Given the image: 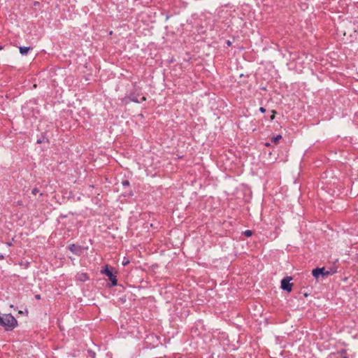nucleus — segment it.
<instances>
[{
  "instance_id": "aec40b11",
  "label": "nucleus",
  "mask_w": 358,
  "mask_h": 358,
  "mask_svg": "<svg viewBox=\"0 0 358 358\" xmlns=\"http://www.w3.org/2000/svg\"><path fill=\"white\" fill-rule=\"evenodd\" d=\"M343 358H347V357H343Z\"/></svg>"
},
{
  "instance_id": "4468645a",
  "label": "nucleus",
  "mask_w": 358,
  "mask_h": 358,
  "mask_svg": "<svg viewBox=\"0 0 358 358\" xmlns=\"http://www.w3.org/2000/svg\"><path fill=\"white\" fill-rule=\"evenodd\" d=\"M39 192L38 189L35 187L31 190V193L36 195Z\"/></svg>"
},
{
  "instance_id": "20e7f679",
  "label": "nucleus",
  "mask_w": 358,
  "mask_h": 358,
  "mask_svg": "<svg viewBox=\"0 0 358 358\" xmlns=\"http://www.w3.org/2000/svg\"><path fill=\"white\" fill-rule=\"evenodd\" d=\"M292 278L286 277L281 280V288L288 292L292 291V283L290 282Z\"/></svg>"
},
{
  "instance_id": "a211bd4d",
  "label": "nucleus",
  "mask_w": 358,
  "mask_h": 358,
  "mask_svg": "<svg viewBox=\"0 0 358 358\" xmlns=\"http://www.w3.org/2000/svg\"><path fill=\"white\" fill-rule=\"evenodd\" d=\"M36 298L37 299H41V296H40V295H38H38H36Z\"/></svg>"
},
{
  "instance_id": "6e6552de",
  "label": "nucleus",
  "mask_w": 358,
  "mask_h": 358,
  "mask_svg": "<svg viewBox=\"0 0 358 358\" xmlns=\"http://www.w3.org/2000/svg\"><path fill=\"white\" fill-rule=\"evenodd\" d=\"M282 138V136L281 135H277L275 136H273L271 138V143H278L279 142V141Z\"/></svg>"
},
{
  "instance_id": "0eeeda50",
  "label": "nucleus",
  "mask_w": 358,
  "mask_h": 358,
  "mask_svg": "<svg viewBox=\"0 0 358 358\" xmlns=\"http://www.w3.org/2000/svg\"><path fill=\"white\" fill-rule=\"evenodd\" d=\"M20 49V52L22 55H27V52H29V50L30 49H31L30 47H20L19 48Z\"/></svg>"
},
{
  "instance_id": "f8f14e48",
  "label": "nucleus",
  "mask_w": 358,
  "mask_h": 358,
  "mask_svg": "<svg viewBox=\"0 0 358 358\" xmlns=\"http://www.w3.org/2000/svg\"><path fill=\"white\" fill-rule=\"evenodd\" d=\"M88 353L92 358H95L96 353L94 352H93L92 350H88Z\"/></svg>"
},
{
  "instance_id": "f257e3e1",
  "label": "nucleus",
  "mask_w": 358,
  "mask_h": 358,
  "mask_svg": "<svg viewBox=\"0 0 358 358\" xmlns=\"http://www.w3.org/2000/svg\"><path fill=\"white\" fill-rule=\"evenodd\" d=\"M0 325L6 330L11 331L17 325V322L11 314H4L0 316Z\"/></svg>"
},
{
  "instance_id": "ddd939ff",
  "label": "nucleus",
  "mask_w": 358,
  "mask_h": 358,
  "mask_svg": "<svg viewBox=\"0 0 358 358\" xmlns=\"http://www.w3.org/2000/svg\"><path fill=\"white\" fill-rule=\"evenodd\" d=\"M122 184L124 187H127L129 185V182L127 180H124L122 182Z\"/></svg>"
},
{
  "instance_id": "2eb2a0df",
  "label": "nucleus",
  "mask_w": 358,
  "mask_h": 358,
  "mask_svg": "<svg viewBox=\"0 0 358 358\" xmlns=\"http://www.w3.org/2000/svg\"><path fill=\"white\" fill-rule=\"evenodd\" d=\"M259 110L263 113L266 112V109L263 107H260Z\"/></svg>"
},
{
  "instance_id": "39448f33",
  "label": "nucleus",
  "mask_w": 358,
  "mask_h": 358,
  "mask_svg": "<svg viewBox=\"0 0 358 358\" xmlns=\"http://www.w3.org/2000/svg\"><path fill=\"white\" fill-rule=\"evenodd\" d=\"M69 249L71 252L76 255H79L81 252V248L78 245H76L75 244H71L69 246Z\"/></svg>"
},
{
  "instance_id": "6ab92c4d",
  "label": "nucleus",
  "mask_w": 358,
  "mask_h": 358,
  "mask_svg": "<svg viewBox=\"0 0 358 358\" xmlns=\"http://www.w3.org/2000/svg\"><path fill=\"white\" fill-rule=\"evenodd\" d=\"M3 258H4L3 255H0V259H3Z\"/></svg>"
},
{
  "instance_id": "dca6fc26",
  "label": "nucleus",
  "mask_w": 358,
  "mask_h": 358,
  "mask_svg": "<svg viewBox=\"0 0 358 358\" xmlns=\"http://www.w3.org/2000/svg\"><path fill=\"white\" fill-rule=\"evenodd\" d=\"M273 114H275V111H274V110H273ZM274 117H275V115H273L271 116V120H273V119H274Z\"/></svg>"
},
{
  "instance_id": "9b49d317",
  "label": "nucleus",
  "mask_w": 358,
  "mask_h": 358,
  "mask_svg": "<svg viewBox=\"0 0 358 358\" xmlns=\"http://www.w3.org/2000/svg\"><path fill=\"white\" fill-rule=\"evenodd\" d=\"M129 262H129V259H127V258L124 257V258L123 259V261H122V264L123 266H127V265H128V264H129Z\"/></svg>"
},
{
  "instance_id": "1a4fd4ad",
  "label": "nucleus",
  "mask_w": 358,
  "mask_h": 358,
  "mask_svg": "<svg viewBox=\"0 0 358 358\" xmlns=\"http://www.w3.org/2000/svg\"><path fill=\"white\" fill-rule=\"evenodd\" d=\"M131 100L136 103H141L146 100L145 96H141V100H138L137 98H132Z\"/></svg>"
},
{
  "instance_id": "f03ea898",
  "label": "nucleus",
  "mask_w": 358,
  "mask_h": 358,
  "mask_svg": "<svg viewBox=\"0 0 358 358\" xmlns=\"http://www.w3.org/2000/svg\"><path fill=\"white\" fill-rule=\"evenodd\" d=\"M336 271L334 269L327 270L324 267L316 268L312 271L313 275L317 279L320 275L322 277H327L333 275Z\"/></svg>"
},
{
  "instance_id": "9d476101",
  "label": "nucleus",
  "mask_w": 358,
  "mask_h": 358,
  "mask_svg": "<svg viewBox=\"0 0 358 358\" xmlns=\"http://www.w3.org/2000/svg\"><path fill=\"white\" fill-rule=\"evenodd\" d=\"M243 234L247 236L250 237L252 235V231L251 230H246L243 232Z\"/></svg>"
},
{
  "instance_id": "7ed1b4c3",
  "label": "nucleus",
  "mask_w": 358,
  "mask_h": 358,
  "mask_svg": "<svg viewBox=\"0 0 358 358\" xmlns=\"http://www.w3.org/2000/svg\"><path fill=\"white\" fill-rule=\"evenodd\" d=\"M101 273L102 274H105L106 276L108 277L109 280L111 282L112 286H116L117 285V280L116 276L113 273V272L109 270L108 266H106V267L101 270Z\"/></svg>"
},
{
  "instance_id": "423d86ee",
  "label": "nucleus",
  "mask_w": 358,
  "mask_h": 358,
  "mask_svg": "<svg viewBox=\"0 0 358 358\" xmlns=\"http://www.w3.org/2000/svg\"><path fill=\"white\" fill-rule=\"evenodd\" d=\"M76 278L78 281L85 282L88 280L89 277L87 273H80L76 275Z\"/></svg>"
},
{
  "instance_id": "f3484780",
  "label": "nucleus",
  "mask_w": 358,
  "mask_h": 358,
  "mask_svg": "<svg viewBox=\"0 0 358 358\" xmlns=\"http://www.w3.org/2000/svg\"><path fill=\"white\" fill-rule=\"evenodd\" d=\"M271 143L267 142V143H265V145H266V146H267V147H268V146H270V145H271Z\"/></svg>"
}]
</instances>
